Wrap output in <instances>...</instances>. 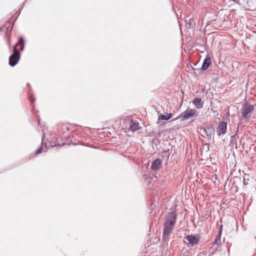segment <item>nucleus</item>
I'll list each match as a JSON object with an SVG mask.
<instances>
[{"label": "nucleus", "instance_id": "nucleus-1", "mask_svg": "<svg viewBox=\"0 0 256 256\" xmlns=\"http://www.w3.org/2000/svg\"><path fill=\"white\" fill-rule=\"evenodd\" d=\"M177 216L174 212H168L165 218V222L164 224V231L162 238L164 242L168 240L172 230L174 229Z\"/></svg>", "mask_w": 256, "mask_h": 256}, {"label": "nucleus", "instance_id": "nucleus-2", "mask_svg": "<svg viewBox=\"0 0 256 256\" xmlns=\"http://www.w3.org/2000/svg\"><path fill=\"white\" fill-rule=\"evenodd\" d=\"M254 110V106L244 103L242 104V108L241 109L240 111L243 118L248 119L252 116Z\"/></svg>", "mask_w": 256, "mask_h": 256}, {"label": "nucleus", "instance_id": "nucleus-3", "mask_svg": "<svg viewBox=\"0 0 256 256\" xmlns=\"http://www.w3.org/2000/svg\"><path fill=\"white\" fill-rule=\"evenodd\" d=\"M196 112L195 108H187L186 110L178 116L176 120L180 119V122H184L192 117Z\"/></svg>", "mask_w": 256, "mask_h": 256}, {"label": "nucleus", "instance_id": "nucleus-4", "mask_svg": "<svg viewBox=\"0 0 256 256\" xmlns=\"http://www.w3.org/2000/svg\"><path fill=\"white\" fill-rule=\"evenodd\" d=\"M20 58V53L17 48H13L12 54L9 57V64L11 66H15L18 62Z\"/></svg>", "mask_w": 256, "mask_h": 256}, {"label": "nucleus", "instance_id": "nucleus-5", "mask_svg": "<svg viewBox=\"0 0 256 256\" xmlns=\"http://www.w3.org/2000/svg\"><path fill=\"white\" fill-rule=\"evenodd\" d=\"M255 0L256 2L252 0H238V4L243 6L248 10H256V0Z\"/></svg>", "mask_w": 256, "mask_h": 256}, {"label": "nucleus", "instance_id": "nucleus-6", "mask_svg": "<svg viewBox=\"0 0 256 256\" xmlns=\"http://www.w3.org/2000/svg\"><path fill=\"white\" fill-rule=\"evenodd\" d=\"M226 120V119L224 117L222 120L220 122L216 128L217 134L218 136L224 135L226 132L227 122Z\"/></svg>", "mask_w": 256, "mask_h": 256}, {"label": "nucleus", "instance_id": "nucleus-7", "mask_svg": "<svg viewBox=\"0 0 256 256\" xmlns=\"http://www.w3.org/2000/svg\"><path fill=\"white\" fill-rule=\"evenodd\" d=\"M200 130H202L206 134L208 140L212 138V135L214 133L215 130L212 124L208 125L204 128H201Z\"/></svg>", "mask_w": 256, "mask_h": 256}, {"label": "nucleus", "instance_id": "nucleus-8", "mask_svg": "<svg viewBox=\"0 0 256 256\" xmlns=\"http://www.w3.org/2000/svg\"><path fill=\"white\" fill-rule=\"evenodd\" d=\"M172 151V146L171 144H169L168 148L163 150L160 154V156L162 157V160L167 162Z\"/></svg>", "mask_w": 256, "mask_h": 256}, {"label": "nucleus", "instance_id": "nucleus-9", "mask_svg": "<svg viewBox=\"0 0 256 256\" xmlns=\"http://www.w3.org/2000/svg\"><path fill=\"white\" fill-rule=\"evenodd\" d=\"M186 238L189 242L191 246H194L195 244H196L198 243L200 241V236L199 235H197L196 236L194 235H188Z\"/></svg>", "mask_w": 256, "mask_h": 256}, {"label": "nucleus", "instance_id": "nucleus-10", "mask_svg": "<svg viewBox=\"0 0 256 256\" xmlns=\"http://www.w3.org/2000/svg\"><path fill=\"white\" fill-rule=\"evenodd\" d=\"M212 64L211 58L209 54H207L204 58L200 70L202 71H204L208 69Z\"/></svg>", "mask_w": 256, "mask_h": 256}, {"label": "nucleus", "instance_id": "nucleus-11", "mask_svg": "<svg viewBox=\"0 0 256 256\" xmlns=\"http://www.w3.org/2000/svg\"><path fill=\"white\" fill-rule=\"evenodd\" d=\"M162 166V162L160 159L156 158L151 164L150 168L154 171L157 170Z\"/></svg>", "mask_w": 256, "mask_h": 256}, {"label": "nucleus", "instance_id": "nucleus-12", "mask_svg": "<svg viewBox=\"0 0 256 256\" xmlns=\"http://www.w3.org/2000/svg\"><path fill=\"white\" fill-rule=\"evenodd\" d=\"M27 85L28 86L29 88V90H28V95H29V100L30 102V104H31V106H32V112H33V113H34V102L35 101V98H34L33 96L32 95V88L30 86V84L29 83H28L27 84Z\"/></svg>", "mask_w": 256, "mask_h": 256}, {"label": "nucleus", "instance_id": "nucleus-13", "mask_svg": "<svg viewBox=\"0 0 256 256\" xmlns=\"http://www.w3.org/2000/svg\"><path fill=\"white\" fill-rule=\"evenodd\" d=\"M20 46V50L21 51L24 50V40L22 36H20L18 38V40L17 43L14 46V48H17L18 46Z\"/></svg>", "mask_w": 256, "mask_h": 256}, {"label": "nucleus", "instance_id": "nucleus-14", "mask_svg": "<svg viewBox=\"0 0 256 256\" xmlns=\"http://www.w3.org/2000/svg\"><path fill=\"white\" fill-rule=\"evenodd\" d=\"M172 116V113L166 114H160L158 118V120H168Z\"/></svg>", "mask_w": 256, "mask_h": 256}, {"label": "nucleus", "instance_id": "nucleus-15", "mask_svg": "<svg viewBox=\"0 0 256 256\" xmlns=\"http://www.w3.org/2000/svg\"><path fill=\"white\" fill-rule=\"evenodd\" d=\"M193 104L198 108H202L203 106V104L202 103V99L200 98H195L193 100Z\"/></svg>", "mask_w": 256, "mask_h": 256}, {"label": "nucleus", "instance_id": "nucleus-16", "mask_svg": "<svg viewBox=\"0 0 256 256\" xmlns=\"http://www.w3.org/2000/svg\"><path fill=\"white\" fill-rule=\"evenodd\" d=\"M130 129L132 132H135L139 129V124L137 122H134L131 120L130 125Z\"/></svg>", "mask_w": 256, "mask_h": 256}, {"label": "nucleus", "instance_id": "nucleus-17", "mask_svg": "<svg viewBox=\"0 0 256 256\" xmlns=\"http://www.w3.org/2000/svg\"><path fill=\"white\" fill-rule=\"evenodd\" d=\"M221 236V231L218 232L216 238L212 242L213 245L219 246V244H220Z\"/></svg>", "mask_w": 256, "mask_h": 256}, {"label": "nucleus", "instance_id": "nucleus-18", "mask_svg": "<svg viewBox=\"0 0 256 256\" xmlns=\"http://www.w3.org/2000/svg\"><path fill=\"white\" fill-rule=\"evenodd\" d=\"M238 129H237V130L236 132V133L234 135L231 136V138H230V144H232L233 145H234V144L236 145L237 144L236 140H237V138H238V137L236 136V135H237V132H238Z\"/></svg>", "mask_w": 256, "mask_h": 256}, {"label": "nucleus", "instance_id": "nucleus-19", "mask_svg": "<svg viewBox=\"0 0 256 256\" xmlns=\"http://www.w3.org/2000/svg\"><path fill=\"white\" fill-rule=\"evenodd\" d=\"M194 22V20L192 18H190L188 20V21L186 20V24L188 25V27L189 28H192L194 26H195L196 24L195 23L193 24Z\"/></svg>", "mask_w": 256, "mask_h": 256}, {"label": "nucleus", "instance_id": "nucleus-20", "mask_svg": "<svg viewBox=\"0 0 256 256\" xmlns=\"http://www.w3.org/2000/svg\"><path fill=\"white\" fill-rule=\"evenodd\" d=\"M202 150H204L206 152H207L210 150V145L208 144H204L202 145Z\"/></svg>", "mask_w": 256, "mask_h": 256}, {"label": "nucleus", "instance_id": "nucleus-21", "mask_svg": "<svg viewBox=\"0 0 256 256\" xmlns=\"http://www.w3.org/2000/svg\"><path fill=\"white\" fill-rule=\"evenodd\" d=\"M42 150H43V148L41 146L40 148H38L37 149V150L36 151V154H41L42 152Z\"/></svg>", "mask_w": 256, "mask_h": 256}, {"label": "nucleus", "instance_id": "nucleus-22", "mask_svg": "<svg viewBox=\"0 0 256 256\" xmlns=\"http://www.w3.org/2000/svg\"><path fill=\"white\" fill-rule=\"evenodd\" d=\"M222 225L221 224L219 229L218 232L221 231V234H222Z\"/></svg>", "mask_w": 256, "mask_h": 256}, {"label": "nucleus", "instance_id": "nucleus-23", "mask_svg": "<svg viewBox=\"0 0 256 256\" xmlns=\"http://www.w3.org/2000/svg\"><path fill=\"white\" fill-rule=\"evenodd\" d=\"M8 43L9 46H10V38H8Z\"/></svg>", "mask_w": 256, "mask_h": 256}, {"label": "nucleus", "instance_id": "nucleus-24", "mask_svg": "<svg viewBox=\"0 0 256 256\" xmlns=\"http://www.w3.org/2000/svg\"><path fill=\"white\" fill-rule=\"evenodd\" d=\"M38 124L40 126V120L39 118H38Z\"/></svg>", "mask_w": 256, "mask_h": 256}, {"label": "nucleus", "instance_id": "nucleus-25", "mask_svg": "<svg viewBox=\"0 0 256 256\" xmlns=\"http://www.w3.org/2000/svg\"><path fill=\"white\" fill-rule=\"evenodd\" d=\"M244 184H246V182H245V179H244Z\"/></svg>", "mask_w": 256, "mask_h": 256}, {"label": "nucleus", "instance_id": "nucleus-26", "mask_svg": "<svg viewBox=\"0 0 256 256\" xmlns=\"http://www.w3.org/2000/svg\"><path fill=\"white\" fill-rule=\"evenodd\" d=\"M22 8V7L20 8L18 10L20 11Z\"/></svg>", "mask_w": 256, "mask_h": 256}, {"label": "nucleus", "instance_id": "nucleus-27", "mask_svg": "<svg viewBox=\"0 0 256 256\" xmlns=\"http://www.w3.org/2000/svg\"><path fill=\"white\" fill-rule=\"evenodd\" d=\"M66 130H69V128H68V127H66Z\"/></svg>", "mask_w": 256, "mask_h": 256}, {"label": "nucleus", "instance_id": "nucleus-28", "mask_svg": "<svg viewBox=\"0 0 256 256\" xmlns=\"http://www.w3.org/2000/svg\"><path fill=\"white\" fill-rule=\"evenodd\" d=\"M228 252H230V248L228 249Z\"/></svg>", "mask_w": 256, "mask_h": 256}]
</instances>
